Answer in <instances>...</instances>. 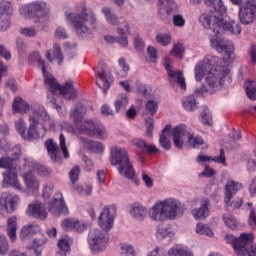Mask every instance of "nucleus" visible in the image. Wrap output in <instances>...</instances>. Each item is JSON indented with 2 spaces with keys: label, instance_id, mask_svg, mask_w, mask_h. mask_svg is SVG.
<instances>
[{
  "label": "nucleus",
  "instance_id": "8fccbe9b",
  "mask_svg": "<svg viewBox=\"0 0 256 256\" xmlns=\"http://www.w3.org/2000/svg\"><path fill=\"white\" fill-rule=\"evenodd\" d=\"M9 249V240H7V236L0 234V255H7L9 253Z\"/></svg>",
  "mask_w": 256,
  "mask_h": 256
},
{
  "label": "nucleus",
  "instance_id": "0eeeda50",
  "mask_svg": "<svg viewBox=\"0 0 256 256\" xmlns=\"http://www.w3.org/2000/svg\"><path fill=\"white\" fill-rule=\"evenodd\" d=\"M171 134L173 137L174 147H176V149H183V145L186 143H188L190 147H193V149H199V146L205 143L203 138L193 136V134L187 130V126L185 125L174 127L171 130Z\"/></svg>",
  "mask_w": 256,
  "mask_h": 256
},
{
  "label": "nucleus",
  "instance_id": "dca6fc26",
  "mask_svg": "<svg viewBox=\"0 0 256 256\" xmlns=\"http://www.w3.org/2000/svg\"><path fill=\"white\" fill-rule=\"evenodd\" d=\"M2 187L3 189H7V187H14V189L21 191V184L19 183V178H17V172L15 169L3 172Z\"/></svg>",
  "mask_w": 256,
  "mask_h": 256
},
{
  "label": "nucleus",
  "instance_id": "4d7b16f0",
  "mask_svg": "<svg viewBox=\"0 0 256 256\" xmlns=\"http://www.w3.org/2000/svg\"><path fill=\"white\" fill-rule=\"evenodd\" d=\"M52 54L54 59L58 60V65H62L63 53L61 52V47L59 46V44H54Z\"/></svg>",
  "mask_w": 256,
  "mask_h": 256
},
{
  "label": "nucleus",
  "instance_id": "c9c22d12",
  "mask_svg": "<svg viewBox=\"0 0 256 256\" xmlns=\"http://www.w3.org/2000/svg\"><path fill=\"white\" fill-rule=\"evenodd\" d=\"M197 163H205V161H214L215 163H221L222 165H225V150L222 148L220 149V155L219 157H214L211 158L209 156H203V155H199L196 158Z\"/></svg>",
  "mask_w": 256,
  "mask_h": 256
},
{
  "label": "nucleus",
  "instance_id": "c85d7f7f",
  "mask_svg": "<svg viewBox=\"0 0 256 256\" xmlns=\"http://www.w3.org/2000/svg\"><path fill=\"white\" fill-rule=\"evenodd\" d=\"M130 215L136 221H143L145 217H147V208L143 207V205L139 203H135L131 205Z\"/></svg>",
  "mask_w": 256,
  "mask_h": 256
},
{
  "label": "nucleus",
  "instance_id": "4c0bfd02",
  "mask_svg": "<svg viewBox=\"0 0 256 256\" xmlns=\"http://www.w3.org/2000/svg\"><path fill=\"white\" fill-rule=\"evenodd\" d=\"M220 61L221 58L209 54L206 55L202 64L210 71L211 69H217V67H221V65H219Z\"/></svg>",
  "mask_w": 256,
  "mask_h": 256
},
{
  "label": "nucleus",
  "instance_id": "49530a36",
  "mask_svg": "<svg viewBox=\"0 0 256 256\" xmlns=\"http://www.w3.org/2000/svg\"><path fill=\"white\" fill-rule=\"evenodd\" d=\"M102 13L105 15L106 21H107L110 25H119V20L117 19V16H115V15L113 14V12H111V8H109V7H103V8H102Z\"/></svg>",
  "mask_w": 256,
  "mask_h": 256
},
{
  "label": "nucleus",
  "instance_id": "1a4fd4ad",
  "mask_svg": "<svg viewBox=\"0 0 256 256\" xmlns=\"http://www.w3.org/2000/svg\"><path fill=\"white\" fill-rule=\"evenodd\" d=\"M88 243L94 253L105 251L107 243H109V234L99 229H92L88 235Z\"/></svg>",
  "mask_w": 256,
  "mask_h": 256
},
{
  "label": "nucleus",
  "instance_id": "a18cd8bd",
  "mask_svg": "<svg viewBox=\"0 0 256 256\" xmlns=\"http://www.w3.org/2000/svg\"><path fill=\"white\" fill-rule=\"evenodd\" d=\"M222 219L229 229H232V231H235V229H237L239 223L237 222V219L235 218V216H233V214H223Z\"/></svg>",
  "mask_w": 256,
  "mask_h": 256
},
{
  "label": "nucleus",
  "instance_id": "6ab92c4d",
  "mask_svg": "<svg viewBox=\"0 0 256 256\" xmlns=\"http://www.w3.org/2000/svg\"><path fill=\"white\" fill-rule=\"evenodd\" d=\"M132 145L140 149L142 153H148L149 155H157L161 153V151L155 145L147 144L145 140L140 138H134L132 140Z\"/></svg>",
  "mask_w": 256,
  "mask_h": 256
},
{
  "label": "nucleus",
  "instance_id": "f03ea898",
  "mask_svg": "<svg viewBox=\"0 0 256 256\" xmlns=\"http://www.w3.org/2000/svg\"><path fill=\"white\" fill-rule=\"evenodd\" d=\"M87 115V107L83 103L78 102L70 111V118L74 125H76L80 133L88 135V137H96L97 139H107V129L99 122L93 120H84L83 117Z\"/></svg>",
  "mask_w": 256,
  "mask_h": 256
},
{
  "label": "nucleus",
  "instance_id": "79ce46f5",
  "mask_svg": "<svg viewBox=\"0 0 256 256\" xmlns=\"http://www.w3.org/2000/svg\"><path fill=\"white\" fill-rule=\"evenodd\" d=\"M169 256H193V252L188 251L181 245H175L168 250Z\"/></svg>",
  "mask_w": 256,
  "mask_h": 256
},
{
  "label": "nucleus",
  "instance_id": "052dcab7",
  "mask_svg": "<svg viewBox=\"0 0 256 256\" xmlns=\"http://www.w3.org/2000/svg\"><path fill=\"white\" fill-rule=\"evenodd\" d=\"M59 141H60V149L64 155L65 159H69V150L67 149V144H66V139H65V135L60 134L59 137Z\"/></svg>",
  "mask_w": 256,
  "mask_h": 256
},
{
  "label": "nucleus",
  "instance_id": "f3484780",
  "mask_svg": "<svg viewBox=\"0 0 256 256\" xmlns=\"http://www.w3.org/2000/svg\"><path fill=\"white\" fill-rule=\"evenodd\" d=\"M177 10V4L174 0H158V13L161 19L171 17L172 13Z\"/></svg>",
  "mask_w": 256,
  "mask_h": 256
},
{
  "label": "nucleus",
  "instance_id": "4be33fe9",
  "mask_svg": "<svg viewBox=\"0 0 256 256\" xmlns=\"http://www.w3.org/2000/svg\"><path fill=\"white\" fill-rule=\"evenodd\" d=\"M238 256H256V244L253 245V234H248L242 248L238 250Z\"/></svg>",
  "mask_w": 256,
  "mask_h": 256
},
{
  "label": "nucleus",
  "instance_id": "58836bf2",
  "mask_svg": "<svg viewBox=\"0 0 256 256\" xmlns=\"http://www.w3.org/2000/svg\"><path fill=\"white\" fill-rule=\"evenodd\" d=\"M182 105L185 111H195L197 109V100L194 95L184 96L182 98Z\"/></svg>",
  "mask_w": 256,
  "mask_h": 256
},
{
  "label": "nucleus",
  "instance_id": "a211bd4d",
  "mask_svg": "<svg viewBox=\"0 0 256 256\" xmlns=\"http://www.w3.org/2000/svg\"><path fill=\"white\" fill-rule=\"evenodd\" d=\"M211 211V201L209 198L200 200V207L192 209V215L196 219H207Z\"/></svg>",
  "mask_w": 256,
  "mask_h": 256
},
{
  "label": "nucleus",
  "instance_id": "864d4df0",
  "mask_svg": "<svg viewBox=\"0 0 256 256\" xmlns=\"http://www.w3.org/2000/svg\"><path fill=\"white\" fill-rule=\"evenodd\" d=\"M146 112L149 113V115H155L157 113V109H159V103L155 100H148L145 105Z\"/></svg>",
  "mask_w": 256,
  "mask_h": 256
},
{
  "label": "nucleus",
  "instance_id": "ea45409f",
  "mask_svg": "<svg viewBox=\"0 0 256 256\" xmlns=\"http://www.w3.org/2000/svg\"><path fill=\"white\" fill-rule=\"evenodd\" d=\"M45 243H47V238H45L43 234L38 233V236L34 238L33 241V249L35 251V255H41L43 251V245H45Z\"/></svg>",
  "mask_w": 256,
  "mask_h": 256
},
{
  "label": "nucleus",
  "instance_id": "f257e3e1",
  "mask_svg": "<svg viewBox=\"0 0 256 256\" xmlns=\"http://www.w3.org/2000/svg\"><path fill=\"white\" fill-rule=\"evenodd\" d=\"M207 7L211 10L203 12L199 21L204 29H210L215 38H210L211 47L216 49L218 53H224L228 59V63L235 60V44L229 40H217V35L222 31L239 35L241 26L235 24V21L227 16V7L222 0H204Z\"/></svg>",
  "mask_w": 256,
  "mask_h": 256
},
{
  "label": "nucleus",
  "instance_id": "2eb2a0df",
  "mask_svg": "<svg viewBox=\"0 0 256 256\" xmlns=\"http://www.w3.org/2000/svg\"><path fill=\"white\" fill-rule=\"evenodd\" d=\"M57 196L58 198H54L52 201L48 203V211L54 217H59V215H68L69 208H67L65 200H63V194L57 193Z\"/></svg>",
  "mask_w": 256,
  "mask_h": 256
},
{
  "label": "nucleus",
  "instance_id": "37998d69",
  "mask_svg": "<svg viewBox=\"0 0 256 256\" xmlns=\"http://www.w3.org/2000/svg\"><path fill=\"white\" fill-rule=\"evenodd\" d=\"M174 235H175V233L173 232V230L171 228L165 227V226H159L157 229V233H156V237L160 241H163V239H167V237L171 238Z\"/></svg>",
  "mask_w": 256,
  "mask_h": 256
},
{
  "label": "nucleus",
  "instance_id": "9b49d317",
  "mask_svg": "<svg viewBox=\"0 0 256 256\" xmlns=\"http://www.w3.org/2000/svg\"><path fill=\"white\" fill-rule=\"evenodd\" d=\"M117 215V206L110 205L103 208L98 217V225L103 231H111L113 229V222Z\"/></svg>",
  "mask_w": 256,
  "mask_h": 256
},
{
  "label": "nucleus",
  "instance_id": "72a5a7b5",
  "mask_svg": "<svg viewBox=\"0 0 256 256\" xmlns=\"http://www.w3.org/2000/svg\"><path fill=\"white\" fill-rule=\"evenodd\" d=\"M33 238V223L22 226L19 239L22 243H28Z\"/></svg>",
  "mask_w": 256,
  "mask_h": 256
},
{
  "label": "nucleus",
  "instance_id": "aec40b11",
  "mask_svg": "<svg viewBox=\"0 0 256 256\" xmlns=\"http://www.w3.org/2000/svg\"><path fill=\"white\" fill-rule=\"evenodd\" d=\"M165 69L168 73V76L170 77V81H176V83L180 85L181 89H186L187 86L185 84L183 73L173 70V66H171L169 60H166L165 62Z\"/></svg>",
  "mask_w": 256,
  "mask_h": 256
},
{
  "label": "nucleus",
  "instance_id": "774afa93",
  "mask_svg": "<svg viewBox=\"0 0 256 256\" xmlns=\"http://www.w3.org/2000/svg\"><path fill=\"white\" fill-rule=\"evenodd\" d=\"M57 245L60 251H64L65 253H69V250L71 249L69 246V240H67V238L60 239Z\"/></svg>",
  "mask_w": 256,
  "mask_h": 256
},
{
  "label": "nucleus",
  "instance_id": "bf43d9fd",
  "mask_svg": "<svg viewBox=\"0 0 256 256\" xmlns=\"http://www.w3.org/2000/svg\"><path fill=\"white\" fill-rule=\"evenodd\" d=\"M75 219L73 218H66L62 221L61 226L64 231H73L75 226Z\"/></svg>",
  "mask_w": 256,
  "mask_h": 256
},
{
  "label": "nucleus",
  "instance_id": "de8ad7c7",
  "mask_svg": "<svg viewBox=\"0 0 256 256\" xmlns=\"http://www.w3.org/2000/svg\"><path fill=\"white\" fill-rule=\"evenodd\" d=\"M246 94L248 99L255 101L256 99V83L254 81H248L245 83Z\"/></svg>",
  "mask_w": 256,
  "mask_h": 256
},
{
  "label": "nucleus",
  "instance_id": "6e6d98bb",
  "mask_svg": "<svg viewBox=\"0 0 256 256\" xmlns=\"http://www.w3.org/2000/svg\"><path fill=\"white\" fill-rule=\"evenodd\" d=\"M118 63L122 69L120 72H118V75L121 78L127 77V73L129 72V64L127 63V61H125V58H120Z\"/></svg>",
  "mask_w": 256,
  "mask_h": 256
},
{
  "label": "nucleus",
  "instance_id": "13d9d810",
  "mask_svg": "<svg viewBox=\"0 0 256 256\" xmlns=\"http://www.w3.org/2000/svg\"><path fill=\"white\" fill-rule=\"evenodd\" d=\"M156 41L159 45H163V47H167L171 43V36L167 34H158L156 36Z\"/></svg>",
  "mask_w": 256,
  "mask_h": 256
},
{
  "label": "nucleus",
  "instance_id": "338daca9",
  "mask_svg": "<svg viewBox=\"0 0 256 256\" xmlns=\"http://www.w3.org/2000/svg\"><path fill=\"white\" fill-rule=\"evenodd\" d=\"M6 87L10 89L12 93H17V91L19 90V84L17 83V80H15L14 78H9L6 81Z\"/></svg>",
  "mask_w": 256,
  "mask_h": 256
},
{
  "label": "nucleus",
  "instance_id": "20e7f679",
  "mask_svg": "<svg viewBox=\"0 0 256 256\" xmlns=\"http://www.w3.org/2000/svg\"><path fill=\"white\" fill-rule=\"evenodd\" d=\"M33 57L34 61H36V63L41 67L45 86L52 96L62 95L65 99H73V97H77V92L75 91V87H73V81H67L63 86H61L57 79L47 71L45 61L41 59L39 52H34Z\"/></svg>",
  "mask_w": 256,
  "mask_h": 256
},
{
  "label": "nucleus",
  "instance_id": "69168bd1",
  "mask_svg": "<svg viewBox=\"0 0 256 256\" xmlns=\"http://www.w3.org/2000/svg\"><path fill=\"white\" fill-rule=\"evenodd\" d=\"M23 179L28 189H33V171H28L23 174Z\"/></svg>",
  "mask_w": 256,
  "mask_h": 256
},
{
  "label": "nucleus",
  "instance_id": "680f3d73",
  "mask_svg": "<svg viewBox=\"0 0 256 256\" xmlns=\"http://www.w3.org/2000/svg\"><path fill=\"white\" fill-rule=\"evenodd\" d=\"M79 173H81V168H79V166H75L71 169V171L69 173V177H70L71 183H73V185H75V183H77V181L79 179Z\"/></svg>",
  "mask_w": 256,
  "mask_h": 256
},
{
  "label": "nucleus",
  "instance_id": "a878e982",
  "mask_svg": "<svg viewBox=\"0 0 256 256\" xmlns=\"http://www.w3.org/2000/svg\"><path fill=\"white\" fill-rule=\"evenodd\" d=\"M117 33L120 37L105 36L104 39L107 43H118L121 47H127L129 41L127 40V32L123 28H117Z\"/></svg>",
  "mask_w": 256,
  "mask_h": 256
},
{
  "label": "nucleus",
  "instance_id": "c03bdc74",
  "mask_svg": "<svg viewBox=\"0 0 256 256\" xmlns=\"http://www.w3.org/2000/svg\"><path fill=\"white\" fill-rule=\"evenodd\" d=\"M207 73L209 70L201 62H198L194 68L195 80L201 81Z\"/></svg>",
  "mask_w": 256,
  "mask_h": 256
},
{
  "label": "nucleus",
  "instance_id": "f8f14e48",
  "mask_svg": "<svg viewBox=\"0 0 256 256\" xmlns=\"http://www.w3.org/2000/svg\"><path fill=\"white\" fill-rule=\"evenodd\" d=\"M19 203V196L5 192L0 197V215L5 217V215H11Z\"/></svg>",
  "mask_w": 256,
  "mask_h": 256
},
{
  "label": "nucleus",
  "instance_id": "5701e85b",
  "mask_svg": "<svg viewBox=\"0 0 256 256\" xmlns=\"http://www.w3.org/2000/svg\"><path fill=\"white\" fill-rule=\"evenodd\" d=\"M240 189H243V184L239 182H235L233 180L228 181L225 186V197H224V203L226 205H229V200L233 199V195H235Z\"/></svg>",
  "mask_w": 256,
  "mask_h": 256
},
{
  "label": "nucleus",
  "instance_id": "0e129e2a",
  "mask_svg": "<svg viewBox=\"0 0 256 256\" xmlns=\"http://www.w3.org/2000/svg\"><path fill=\"white\" fill-rule=\"evenodd\" d=\"M69 37L67 30L61 26L57 27L55 30V39L65 40Z\"/></svg>",
  "mask_w": 256,
  "mask_h": 256
},
{
  "label": "nucleus",
  "instance_id": "09e8293b",
  "mask_svg": "<svg viewBox=\"0 0 256 256\" xmlns=\"http://www.w3.org/2000/svg\"><path fill=\"white\" fill-rule=\"evenodd\" d=\"M33 169L40 177H50L52 173L51 169L43 166L42 164L34 163Z\"/></svg>",
  "mask_w": 256,
  "mask_h": 256
},
{
  "label": "nucleus",
  "instance_id": "9d476101",
  "mask_svg": "<svg viewBox=\"0 0 256 256\" xmlns=\"http://www.w3.org/2000/svg\"><path fill=\"white\" fill-rule=\"evenodd\" d=\"M39 121H49V114H47L42 106H35L33 120L34 139H41L47 133V128L42 123H39Z\"/></svg>",
  "mask_w": 256,
  "mask_h": 256
},
{
  "label": "nucleus",
  "instance_id": "7c9ffc66",
  "mask_svg": "<svg viewBox=\"0 0 256 256\" xmlns=\"http://www.w3.org/2000/svg\"><path fill=\"white\" fill-rule=\"evenodd\" d=\"M129 105V96L126 93L119 94L114 102L115 112H125Z\"/></svg>",
  "mask_w": 256,
  "mask_h": 256
},
{
  "label": "nucleus",
  "instance_id": "a19ab883",
  "mask_svg": "<svg viewBox=\"0 0 256 256\" xmlns=\"http://www.w3.org/2000/svg\"><path fill=\"white\" fill-rule=\"evenodd\" d=\"M0 169H6V171L17 169V162L11 156H2L0 158Z\"/></svg>",
  "mask_w": 256,
  "mask_h": 256
},
{
  "label": "nucleus",
  "instance_id": "5fc2aeb1",
  "mask_svg": "<svg viewBox=\"0 0 256 256\" xmlns=\"http://www.w3.org/2000/svg\"><path fill=\"white\" fill-rule=\"evenodd\" d=\"M248 209H250L249 213V219H248V224L252 229L256 228V217H255V208H253V203L248 202L247 203Z\"/></svg>",
  "mask_w": 256,
  "mask_h": 256
},
{
  "label": "nucleus",
  "instance_id": "6e6552de",
  "mask_svg": "<svg viewBox=\"0 0 256 256\" xmlns=\"http://www.w3.org/2000/svg\"><path fill=\"white\" fill-rule=\"evenodd\" d=\"M205 82L212 91H219L223 85H231L229 68L225 66H217L215 69H211L206 74Z\"/></svg>",
  "mask_w": 256,
  "mask_h": 256
},
{
  "label": "nucleus",
  "instance_id": "b1692460",
  "mask_svg": "<svg viewBox=\"0 0 256 256\" xmlns=\"http://www.w3.org/2000/svg\"><path fill=\"white\" fill-rule=\"evenodd\" d=\"M33 9H34V23H37L43 19V17H46V15H49V8H47V4L45 2L36 1L33 3Z\"/></svg>",
  "mask_w": 256,
  "mask_h": 256
},
{
  "label": "nucleus",
  "instance_id": "473e14b6",
  "mask_svg": "<svg viewBox=\"0 0 256 256\" xmlns=\"http://www.w3.org/2000/svg\"><path fill=\"white\" fill-rule=\"evenodd\" d=\"M84 147L86 149H89V151H92V153H103L105 151V146H103V143L89 140V139H82Z\"/></svg>",
  "mask_w": 256,
  "mask_h": 256
},
{
  "label": "nucleus",
  "instance_id": "4468645a",
  "mask_svg": "<svg viewBox=\"0 0 256 256\" xmlns=\"http://www.w3.org/2000/svg\"><path fill=\"white\" fill-rule=\"evenodd\" d=\"M101 71L96 72V85L99 89H102L104 95H107V91H109L111 87V83H113V74L109 70H107V64H100Z\"/></svg>",
  "mask_w": 256,
  "mask_h": 256
},
{
  "label": "nucleus",
  "instance_id": "393cba45",
  "mask_svg": "<svg viewBox=\"0 0 256 256\" xmlns=\"http://www.w3.org/2000/svg\"><path fill=\"white\" fill-rule=\"evenodd\" d=\"M45 147L48 151V155L54 163H61V156H59V146L53 141V139H48L45 142Z\"/></svg>",
  "mask_w": 256,
  "mask_h": 256
},
{
  "label": "nucleus",
  "instance_id": "7ed1b4c3",
  "mask_svg": "<svg viewBox=\"0 0 256 256\" xmlns=\"http://www.w3.org/2000/svg\"><path fill=\"white\" fill-rule=\"evenodd\" d=\"M185 209L181 202L173 198H167L159 201L149 209L148 215L152 221L163 223L181 217Z\"/></svg>",
  "mask_w": 256,
  "mask_h": 256
},
{
  "label": "nucleus",
  "instance_id": "bb28decb",
  "mask_svg": "<svg viewBox=\"0 0 256 256\" xmlns=\"http://www.w3.org/2000/svg\"><path fill=\"white\" fill-rule=\"evenodd\" d=\"M6 233L11 243L17 241V216H10L7 219Z\"/></svg>",
  "mask_w": 256,
  "mask_h": 256
},
{
  "label": "nucleus",
  "instance_id": "39448f33",
  "mask_svg": "<svg viewBox=\"0 0 256 256\" xmlns=\"http://www.w3.org/2000/svg\"><path fill=\"white\" fill-rule=\"evenodd\" d=\"M66 21L82 39L93 37V33L97 31V16L93 11L83 10L80 14H67Z\"/></svg>",
  "mask_w": 256,
  "mask_h": 256
},
{
  "label": "nucleus",
  "instance_id": "f704fd0d",
  "mask_svg": "<svg viewBox=\"0 0 256 256\" xmlns=\"http://www.w3.org/2000/svg\"><path fill=\"white\" fill-rule=\"evenodd\" d=\"M169 131H171V126L166 125V127L162 130L159 138V143L165 151H169L171 149V140H169Z\"/></svg>",
  "mask_w": 256,
  "mask_h": 256
},
{
  "label": "nucleus",
  "instance_id": "603ef678",
  "mask_svg": "<svg viewBox=\"0 0 256 256\" xmlns=\"http://www.w3.org/2000/svg\"><path fill=\"white\" fill-rule=\"evenodd\" d=\"M20 15L24 19H31L33 17V4L24 5L20 8Z\"/></svg>",
  "mask_w": 256,
  "mask_h": 256
},
{
  "label": "nucleus",
  "instance_id": "ddd939ff",
  "mask_svg": "<svg viewBox=\"0 0 256 256\" xmlns=\"http://www.w3.org/2000/svg\"><path fill=\"white\" fill-rule=\"evenodd\" d=\"M256 19V2H244L239 7V21L242 25H251Z\"/></svg>",
  "mask_w": 256,
  "mask_h": 256
},
{
  "label": "nucleus",
  "instance_id": "cd10ccee",
  "mask_svg": "<svg viewBox=\"0 0 256 256\" xmlns=\"http://www.w3.org/2000/svg\"><path fill=\"white\" fill-rule=\"evenodd\" d=\"M16 130L21 135L22 139L25 141H33V124L30 123L29 129L27 130V133H25V121L23 119H19L15 123Z\"/></svg>",
  "mask_w": 256,
  "mask_h": 256
},
{
  "label": "nucleus",
  "instance_id": "423d86ee",
  "mask_svg": "<svg viewBox=\"0 0 256 256\" xmlns=\"http://www.w3.org/2000/svg\"><path fill=\"white\" fill-rule=\"evenodd\" d=\"M110 163L113 167H118L120 175L126 177V179L135 177V168H133V163L129 159L127 149L113 146L110 150Z\"/></svg>",
  "mask_w": 256,
  "mask_h": 256
},
{
  "label": "nucleus",
  "instance_id": "3c124183",
  "mask_svg": "<svg viewBox=\"0 0 256 256\" xmlns=\"http://www.w3.org/2000/svg\"><path fill=\"white\" fill-rule=\"evenodd\" d=\"M196 233L198 235H207V237H213V230L207 226V224L198 223L196 226Z\"/></svg>",
  "mask_w": 256,
  "mask_h": 256
},
{
  "label": "nucleus",
  "instance_id": "e2e57ef3",
  "mask_svg": "<svg viewBox=\"0 0 256 256\" xmlns=\"http://www.w3.org/2000/svg\"><path fill=\"white\" fill-rule=\"evenodd\" d=\"M184 51H185V48H183V44L178 43L174 45V48L172 50V55H174V57H178V59H183Z\"/></svg>",
  "mask_w": 256,
  "mask_h": 256
},
{
  "label": "nucleus",
  "instance_id": "412c9836",
  "mask_svg": "<svg viewBox=\"0 0 256 256\" xmlns=\"http://www.w3.org/2000/svg\"><path fill=\"white\" fill-rule=\"evenodd\" d=\"M247 237H249V234L247 233H242L239 238H235V236L231 234H227L225 236V241L226 243H229L232 245L235 253L238 255L239 249H242L244 243L247 241Z\"/></svg>",
  "mask_w": 256,
  "mask_h": 256
},
{
  "label": "nucleus",
  "instance_id": "e433bc0d",
  "mask_svg": "<svg viewBox=\"0 0 256 256\" xmlns=\"http://www.w3.org/2000/svg\"><path fill=\"white\" fill-rule=\"evenodd\" d=\"M12 107L16 113H27L30 109L29 104H27L21 97H16L14 99Z\"/></svg>",
  "mask_w": 256,
  "mask_h": 256
},
{
  "label": "nucleus",
  "instance_id": "2f4dec72",
  "mask_svg": "<svg viewBox=\"0 0 256 256\" xmlns=\"http://www.w3.org/2000/svg\"><path fill=\"white\" fill-rule=\"evenodd\" d=\"M13 17V4L9 1L0 2V19H11Z\"/></svg>",
  "mask_w": 256,
  "mask_h": 256
},
{
  "label": "nucleus",
  "instance_id": "c756f323",
  "mask_svg": "<svg viewBox=\"0 0 256 256\" xmlns=\"http://www.w3.org/2000/svg\"><path fill=\"white\" fill-rule=\"evenodd\" d=\"M33 217L40 221L47 219V207L40 201H36L33 204Z\"/></svg>",
  "mask_w": 256,
  "mask_h": 256
}]
</instances>
